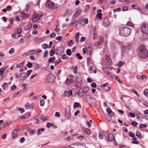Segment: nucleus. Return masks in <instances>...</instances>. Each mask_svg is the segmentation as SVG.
Instances as JSON below:
<instances>
[{"label":"nucleus","mask_w":148,"mask_h":148,"mask_svg":"<svg viewBox=\"0 0 148 148\" xmlns=\"http://www.w3.org/2000/svg\"><path fill=\"white\" fill-rule=\"evenodd\" d=\"M137 52L140 58H145L148 56V51L143 45H141L138 48Z\"/></svg>","instance_id":"obj_1"},{"label":"nucleus","mask_w":148,"mask_h":148,"mask_svg":"<svg viewBox=\"0 0 148 148\" xmlns=\"http://www.w3.org/2000/svg\"><path fill=\"white\" fill-rule=\"evenodd\" d=\"M119 34L122 36L125 37L130 35L129 33V29L127 27H120Z\"/></svg>","instance_id":"obj_2"},{"label":"nucleus","mask_w":148,"mask_h":148,"mask_svg":"<svg viewBox=\"0 0 148 148\" xmlns=\"http://www.w3.org/2000/svg\"><path fill=\"white\" fill-rule=\"evenodd\" d=\"M141 29L142 32L145 34V36L148 38V24H144L141 27Z\"/></svg>","instance_id":"obj_3"},{"label":"nucleus","mask_w":148,"mask_h":148,"mask_svg":"<svg viewBox=\"0 0 148 148\" xmlns=\"http://www.w3.org/2000/svg\"><path fill=\"white\" fill-rule=\"evenodd\" d=\"M46 6L49 9L55 10L57 8L55 4L49 0H48L46 4Z\"/></svg>","instance_id":"obj_4"},{"label":"nucleus","mask_w":148,"mask_h":148,"mask_svg":"<svg viewBox=\"0 0 148 148\" xmlns=\"http://www.w3.org/2000/svg\"><path fill=\"white\" fill-rule=\"evenodd\" d=\"M65 114L67 118H69L71 116V108L69 106H66V107Z\"/></svg>","instance_id":"obj_5"},{"label":"nucleus","mask_w":148,"mask_h":148,"mask_svg":"<svg viewBox=\"0 0 148 148\" xmlns=\"http://www.w3.org/2000/svg\"><path fill=\"white\" fill-rule=\"evenodd\" d=\"M82 80L81 78L79 77H77L76 79V87L79 88L82 86Z\"/></svg>","instance_id":"obj_6"},{"label":"nucleus","mask_w":148,"mask_h":148,"mask_svg":"<svg viewBox=\"0 0 148 148\" xmlns=\"http://www.w3.org/2000/svg\"><path fill=\"white\" fill-rule=\"evenodd\" d=\"M42 16V14H37L34 15L33 17L32 18V20L33 22H36L39 20Z\"/></svg>","instance_id":"obj_7"},{"label":"nucleus","mask_w":148,"mask_h":148,"mask_svg":"<svg viewBox=\"0 0 148 148\" xmlns=\"http://www.w3.org/2000/svg\"><path fill=\"white\" fill-rule=\"evenodd\" d=\"M105 136L107 141H112L115 139L113 135L111 133L109 134H106L105 135Z\"/></svg>","instance_id":"obj_8"},{"label":"nucleus","mask_w":148,"mask_h":148,"mask_svg":"<svg viewBox=\"0 0 148 148\" xmlns=\"http://www.w3.org/2000/svg\"><path fill=\"white\" fill-rule=\"evenodd\" d=\"M47 80L49 83H52L54 81V77L53 74L50 73L47 77Z\"/></svg>","instance_id":"obj_9"},{"label":"nucleus","mask_w":148,"mask_h":148,"mask_svg":"<svg viewBox=\"0 0 148 148\" xmlns=\"http://www.w3.org/2000/svg\"><path fill=\"white\" fill-rule=\"evenodd\" d=\"M64 50L63 47H58L57 49V55L60 56L64 53Z\"/></svg>","instance_id":"obj_10"},{"label":"nucleus","mask_w":148,"mask_h":148,"mask_svg":"<svg viewBox=\"0 0 148 148\" xmlns=\"http://www.w3.org/2000/svg\"><path fill=\"white\" fill-rule=\"evenodd\" d=\"M71 148H80L81 145L79 143H76L71 144L69 146Z\"/></svg>","instance_id":"obj_11"},{"label":"nucleus","mask_w":148,"mask_h":148,"mask_svg":"<svg viewBox=\"0 0 148 148\" xmlns=\"http://www.w3.org/2000/svg\"><path fill=\"white\" fill-rule=\"evenodd\" d=\"M18 132V131L17 130V129H16L12 132V138L13 139L16 138L18 136V135L17 133Z\"/></svg>","instance_id":"obj_12"},{"label":"nucleus","mask_w":148,"mask_h":148,"mask_svg":"<svg viewBox=\"0 0 148 148\" xmlns=\"http://www.w3.org/2000/svg\"><path fill=\"white\" fill-rule=\"evenodd\" d=\"M110 22L109 19L108 18H105L103 20V24L104 26L106 27L110 25Z\"/></svg>","instance_id":"obj_13"},{"label":"nucleus","mask_w":148,"mask_h":148,"mask_svg":"<svg viewBox=\"0 0 148 148\" xmlns=\"http://www.w3.org/2000/svg\"><path fill=\"white\" fill-rule=\"evenodd\" d=\"M83 91V89L82 88H81L77 92L78 95L80 97H82L85 94H84Z\"/></svg>","instance_id":"obj_14"},{"label":"nucleus","mask_w":148,"mask_h":148,"mask_svg":"<svg viewBox=\"0 0 148 148\" xmlns=\"http://www.w3.org/2000/svg\"><path fill=\"white\" fill-rule=\"evenodd\" d=\"M81 12V10L79 9L78 10L73 16V18H76L80 14Z\"/></svg>","instance_id":"obj_15"},{"label":"nucleus","mask_w":148,"mask_h":148,"mask_svg":"<svg viewBox=\"0 0 148 148\" xmlns=\"http://www.w3.org/2000/svg\"><path fill=\"white\" fill-rule=\"evenodd\" d=\"M20 16L21 18H25L29 16V15L27 14H25L24 12H22L21 13Z\"/></svg>","instance_id":"obj_16"},{"label":"nucleus","mask_w":148,"mask_h":148,"mask_svg":"<svg viewBox=\"0 0 148 148\" xmlns=\"http://www.w3.org/2000/svg\"><path fill=\"white\" fill-rule=\"evenodd\" d=\"M27 76V74L26 73H23L20 74V77L21 79H25Z\"/></svg>","instance_id":"obj_17"},{"label":"nucleus","mask_w":148,"mask_h":148,"mask_svg":"<svg viewBox=\"0 0 148 148\" xmlns=\"http://www.w3.org/2000/svg\"><path fill=\"white\" fill-rule=\"evenodd\" d=\"M104 117L108 121H110L111 120V116L109 114H105L104 115Z\"/></svg>","instance_id":"obj_18"},{"label":"nucleus","mask_w":148,"mask_h":148,"mask_svg":"<svg viewBox=\"0 0 148 148\" xmlns=\"http://www.w3.org/2000/svg\"><path fill=\"white\" fill-rule=\"evenodd\" d=\"M32 26V24L30 23L29 24L25 27L24 29L25 30H29L31 29Z\"/></svg>","instance_id":"obj_19"},{"label":"nucleus","mask_w":148,"mask_h":148,"mask_svg":"<svg viewBox=\"0 0 148 148\" xmlns=\"http://www.w3.org/2000/svg\"><path fill=\"white\" fill-rule=\"evenodd\" d=\"M25 64V61H23L21 63H20L17 65V68H22Z\"/></svg>","instance_id":"obj_20"},{"label":"nucleus","mask_w":148,"mask_h":148,"mask_svg":"<svg viewBox=\"0 0 148 148\" xmlns=\"http://www.w3.org/2000/svg\"><path fill=\"white\" fill-rule=\"evenodd\" d=\"M82 130L84 132L88 135H89L90 134V131L88 128L83 127Z\"/></svg>","instance_id":"obj_21"},{"label":"nucleus","mask_w":148,"mask_h":148,"mask_svg":"<svg viewBox=\"0 0 148 148\" xmlns=\"http://www.w3.org/2000/svg\"><path fill=\"white\" fill-rule=\"evenodd\" d=\"M73 82V80L72 79H69L67 78L66 81V83L67 84L70 85Z\"/></svg>","instance_id":"obj_22"},{"label":"nucleus","mask_w":148,"mask_h":148,"mask_svg":"<svg viewBox=\"0 0 148 148\" xmlns=\"http://www.w3.org/2000/svg\"><path fill=\"white\" fill-rule=\"evenodd\" d=\"M133 141L132 142V143L134 144H138L139 143L138 141L136 140L137 138L136 137H133L132 138Z\"/></svg>","instance_id":"obj_23"},{"label":"nucleus","mask_w":148,"mask_h":148,"mask_svg":"<svg viewBox=\"0 0 148 148\" xmlns=\"http://www.w3.org/2000/svg\"><path fill=\"white\" fill-rule=\"evenodd\" d=\"M56 60V58L55 57L53 56L52 57L50 58H49L48 60V62L49 63H53V62L54 61Z\"/></svg>","instance_id":"obj_24"},{"label":"nucleus","mask_w":148,"mask_h":148,"mask_svg":"<svg viewBox=\"0 0 148 148\" xmlns=\"http://www.w3.org/2000/svg\"><path fill=\"white\" fill-rule=\"evenodd\" d=\"M28 131L31 135H34L36 132V131L34 129L32 130L31 129H29Z\"/></svg>","instance_id":"obj_25"},{"label":"nucleus","mask_w":148,"mask_h":148,"mask_svg":"<svg viewBox=\"0 0 148 148\" xmlns=\"http://www.w3.org/2000/svg\"><path fill=\"white\" fill-rule=\"evenodd\" d=\"M79 32H77L76 34V35L75 36V38L76 39V41L78 43L79 42Z\"/></svg>","instance_id":"obj_26"},{"label":"nucleus","mask_w":148,"mask_h":148,"mask_svg":"<svg viewBox=\"0 0 148 148\" xmlns=\"http://www.w3.org/2000/svg\"><path fill=\"white\" fill-rule=\"evenodd\" d=\"M13 20L12 19H11L10 20V24L8 26V28L10 29L12 27V26H13Z\"/></svg>","instance_id":"obj_27"},{"label":"nucleus","mask_w":148,"mask_h":148,"mask_svg":"<svg viewBox=\"0 0 148 148\" xmlns=\"http://www.w3.org/2000/svg\"><path fill=\"white\" fill-rule=\"evenodd\" d=\"M22 28H20L17 29L16 30V32L17 34H18L21 33L22 32Z\"/></svg>","instance_id":"obj_28"},{"label":"nucleus","mask_w":148,"mask_h":148,"mask_svg":"<svg viewBox=\"0 0 148 148\" xmlns=\"http://www.w3.org/2000/svg\"><path fill=\"white\" fill-rule=\"evenodd\" d=\"M45 130L44 128H42L41 129H38L37 131V134L38 135H40L41 134V131L43 132Z\"/></svg>","instance_id":"obj_29"},{"label":"nucleus","mask_w":148,"mask_h":148,"mask_svg":"<svg viewBox=\"0 0 148 148\" xmlns=\"http://www.w3.org/2000/svg\"><path fill=\"white\" fill-rule=\"evenodd\" d=\"M87 52H88L90 55L91 53L92 49L90 47H88L86 49Z\"/></svg>","instance_id":"obj_30"},{"label":"nucleus","mask_w":148,"mask_h":148,"mask_svg":"<svg viewBox=\"0 0 148 148\" xmlns=\"http://www.w3.org/2000/svg\"><path fill=\"white\" fill-rule=\"evenodd\" d=\"M28 51L30 54V55L31 54H34L37 53V51L35 50H30Z\"/></svg>","instance_id":"obj_31"},{"label":"nucleus","mask_w":148,"mask_h":148,"mask_svg":"<svg viewBox=\"0 0 148 148\" xmlns=\"http://www.w3.org/2000/svg\"><path fill=\"white\" fill-rule=\"evenodd\" d=\"M103 72L108 76H109L110 74V73L108 71L107 69L106 68L104 69Z\"/></svg>","instance_id":"obj_32"},{"label":"nucleus","mask_w":148,"mask_h":148,"mask_svg":"<svg viewBox=\"0 0 148 148\" xmlns=\"http://www.w3.org/2000/svg\"><path fill=\"white\" fill-rule=\"evenodd\" d=\"M84 94L85 95L86 92L89 90V88L87 87H85L83 89Z\"/></svg>","instance_id":"obj_33"},{"label":"nucleus","mask_w":148,"mask_h":148,"mask_svg":"<svg viewBox=\"0 0 148 148\" xmlns=\"http://www.w3.org/2000/svg\"><path fill=\"white\" fill-rule=\"evenodd\" d=\"M72 94V90H70L69 91H67V94L66 96L68 98H69L70 96Z\"/></svg>","instance_id":"obj_34"},{"label":"nucleus","mask_w":148,"mask_h":148,"mask_svg":"<svg viewBox=\"0 0 148 148\" xmlns=\"http://www.w3.org/2000/svg\"><path fill=\"white\" fill-rule=\"evenodd\" d=\"M71 10H66V13L65 14L66 16H69V15H71Z\"/></svg>","instance_id":"obj_35"},{"label":"nucleus","mask_w":148,"mask_h":148,"mask_svg":"<svg viewBox=\"0 0 148 148\" xmlns=\"http://www.w3.org/2000/svg\"><path fill=\"white\" fill-rule=\"evenodd\" d=\"M76 56L78 58V59L79 60H81L82 58V56L80 55L79 53H76L75 54Z\"/></svg>","instance_id":"obj_36"},{"label":"nucleus","mask_w":148,"mask_h":148,"mask_svg":"<svg viewBox=\"0 0 148 148\" xmlns=\"http://www.w3.org/2000/svg\"><path fill=\"white\" fill-rule=\"evenodd\" d=\"M141 134L140 132L137 131L136 134V136L138 137L139 138H142V137L140 135Z\"/></svg>","instance_id":"obj_37"},{"label":"nucleus","mask_w":148,"mask_h":148,"mask_svg":"<svg viewBox=\"0 0 148 148\" xmlns=\"http://www.w3.org/2000/svg\"><path fill=\"white\" fill-rule=\"evenodd\" d=\"M66 53L67 55L71 56V51L70 49H68L66 50Z\"/></svg>","instance_id":"obj_38"},{"label":"nucleus","mask_w":148,"mask_h":148,"mask_svg":"<svg viewBox=\"0 0 148 148\" xmlns=\"http://www.w3.org/2000/svg\"><path fill=\"white\" fill-rule=\"evenodd\" d=\"M103 37L102 36H99V42L100 43L99 44V45H101L102 43L103 42Z\"/></svg>","instance_id":"obj_39"},{"label":"nucleus","mask_w":148,"mask_h":148,"mask_svg":"<svg viewBox=\"0 0 148 148\" xmlns=\"http://www.w3.org/2000/svg\"><path fill=\"white\" fill-rule=\"evenodd\" d=\"M102 14L101 13H98L96 14V16L97 18H99L100 19H102Z\"/></svg>","instance_id":"obj_40"},{"label":"nucleus","mask_w":148,"mask_h":148,"mask_svg":"<svg viewBox=\"0 0 148 148\" xmlns=\"http://www.w3.org/2000/svg\"><path fill=\"white\" fill-rule=\"evenodd\" d=\"M90 8V6L89 5H86L85 7V12H87L89 10V8Z\"/></svg>","instance_id":"obj_41"},{"label":"nucleus","mask_w":148,"mask_h":148,"mask_svg":"<svg viewBox=\"0 0 148 148\" xmlns=\"http://www.w3.org/2000/svg\"><path fill=\"white\" fill-rule=\"evenodd\" d=\"M125 63L123 62L120 61L117 64V65L119 67H121Z\"/></svg>","instance_id":"obj_42"},{"label":"nucleus","mask_w":148,"mask_h":148,"mask_svg":"<svg viewBox=\"0 0 148 148\" xmlns=\"http://www.w3.org/2000/svg\"><path fill=\"white\" fill-rule=\"evenodd\" d=\"M46 125L49 128L50 127L53 126L54 124L52 123H47Z\"/></svg>","instance_id":"obj_43"},{"label":"nucleus","mask_w":148,"mask_h":148,"mask_svg":"<svg viewBox=\"0 0 148 148\" xmlns=\"http://www.w3.org/2000/svg\"><path fill=\"white\" fill-rule=\"evenodd\" d=\"M144 94L146 97L148 96V89H145L144 90Z\"/></svg>","instance_id":"obj_44"},{"label":"nucleus","mask_w":148,"mask_h":148,"mask_svg":"<svg viewBox=\"0 0 148 148\" xmlns=\"http://www.w3.org/2000/svg\"><path fill=\"white\" fill-rule=\"evenodd\" d=\"M55 54V51L54 50L51 49L49 53V54L50 56H53Z\"/></svg>","instance_id":"obj_45"},{"label":"nucleus","mask_w":148,"mask_h":148,"mask_svg":"<svg viewBox=\"0 0 148 148\" xmlns=\"http://www.w3.org/2000/svg\"><path fill=\"white\" fill-rule=\"evenodd\" d=\"M40 67V65L38 64H36L34 66V69L35 70H37Z\"/></svg>","instance_id":"obj_46"},{"label":"nucleus","mask_w":148,"mask_h":148,"mask_svg":"<svg viewBox=\"0 0 148 148\" xmlns=\"http://www.w3.org/2000/svg\"><path fill=\"white\" fill-rule=\"evenodd\" d=\"M40 119L42 121H45L47 119V118L45 116H41L40 117Z\"/></svg>","instance_id":"obj_47"},{"label":"nucleus","mask_w":148,"mask_h":148,"mask_svg":"<svg viewBox=\"0 0 148 148\" xmlns=\"http://www.w3.org/2000/svg\"><path fill=\"white\" fill-rule=\"evenodd\" d=\"M45 104V101L43 99H41L40 102V106H43Z\"/></svg>","instance_id":"obj_48"},{"label":"nucleus","mask_w":148,"mask_h":148,"mask_svg":"<svg viewBox=\"0 0 148 148\" xmlns=\"http://www.w3.org/2000/svg\"><path fill=\"white\" fill-rule=\"evenodd\" d=\"M147 127V125L146 124H141L139 126V127L140 128H143L144 127Z\"/></svg>","instance_id":"obj_49"},{"label":"nucleus","mask_w":148,"mask_h":148,"mask_svg":"<svg viewBox=\"0 0 148 148\" xmlns=\"http://www.w3.org/2000/svg\"><path fill=\"white\" fill-rule=\"evenodd\" d=\"M42 47L44 49H46L47 48H49V46L46 44H43L42 45Z\"/></svg>","instance_id":"obj_50"},{"label":"nucleus","mask_w":148,"mask_h":148,"mask_svg":"<svg viewBox=\"0 0 148 148\" xmlns=\"http://www.w3.org/2000/svg\"><path fill=\"white\" fill-rule=\"evenodd\" d=\"M61 58L62 59H68V56L65 54L62 55L61 57Z\"/></svg>","instance_id":"obj_51"},{"label":"nucleus","mask_w":148,"mask_h":148,"mask_svg":"<svg viewBox=\"0 0 148 148\" xmlns=\"http://www.w3.org/2000/svg\"><path fill=\"white\" fill-rule=\"evenodd\" d=\"M62 38V36H59L55 38V39L58 41H60Z\"/></svg>","instance_id":"obj_52"},{"label":"nucleus","mask_w":148,"mask_h":148,"mask_svg":"<svg viewBox=\"0 0 148 148\" xmlns=\"http://www.w3.org/2000/svg\"><path fill=\"white\" fill-rule=\"evenodd\" d=\"M29 55H30V54L29 51L25 53L22 55V56L23 57H25Z\"/></svg>","instance_id":"obj_53"},{"label":"nucleus","mask_w":148,"mask_h":148,"mask_svg":"<svg viewBox=\"0 0 148 148\" xmlns=\"http://www.w3.org/2000/svg\"><path fill=\"white\" fill-rule=\"evenodd\" d=\"M34 121L36 123H37L39 121V117L38 116H36L34 119Z\"/></svg>","instance_id":"obj_54"},{"label":"nucleus","mask_w":148,"mask_h":148,"mask_svg":"<svg viewBox=\"0 0 148 148\" xmlns=\"http://www.w3.org/2000/svg\"><path fill=\"white\" fill-rule=\"evenodd\" d=\"M73 44V41L72 40H70V41L68 43V46H71Z\"/></svg>","instance_id":"obj_55"},{"label":"nucleus","mask_w":148,"mask_h":148,"mask_svg":"<svg viewBox=\"0 0 148 148\" xmlns=\"http://www.w3.org/2000/svg\"><path fill=\"white\" fill-rule=\"evenodd\" d=\"M14 51V49L13 48H12L9 51L8 53L10 54H12V53H13Z\"/></svg>","instance_id":"obj_56"},{"label":"nucleus","mask_w":148,"mask_h":148,"mask_svg":"<svg viewBox=\"0 0 148 148\" xmlns=\"http://www.w3.org/2000/svg\"><path fill=\"white\" fill-rule=\"evenodd\" d=\"M79 106V103H78L76 102L74 104V107L75 108L78 107Z\"/></svg>","instance_id":"obj_57"},{"label":"nucleus","mask_w":148,"mask_h":148,"mask_svg":"<svg viewBox=\"0 0 148 148\" xmlns=\"http://www.w3.org/2000/svg\"><path fill=\"white\" fill-rule=\"evenodd\" d=\"M6 69L4 68H2L0 70V74H2L4 72Z\"/></svg>","instance_id":"obj_58"},{"label":"nucleus","mask_w":148,"mask_h":148,"mask_svg":"<svg viewBox=\"0 0 148 148\" xmlns=\"http://www.w3.org/2000/svg\"><path fill=\"white\" fill-rule=\"evenodd\" d=\"M27 66L29 68H30L32 67V64L31 63L28 62L27 64Z\"/></svg>","instance_id":"obj_59"},{"label":"nucleus","mask_w":148,"mask_h":148,"mask_svg":"<svg viewBox=\"0 0 148 148\" xmlns=\"http://www.w3.org/2000/svg\"><path fill=\"white\" fill-rule=\"evenodd\" d=\"M56 36V34L54 33H52L50 34V36L51 38H53Z\"/></svg>","instance_id":"obj_60"},{"label":"nucleus","mask_w":148,"mask_h":148,"mask_svg":"<svg viewBox=\"0 0 148 148\" xmlns=\"http://www.w3.org/2000/svg\"><path fill=\"white\" fill-rule=\"evenodd\" d=\"M132 8H134L136 9H137V10L139 9L138 7L136 5H132Z\"/></svg>","instance_id":"obj_61"},{"label":"nucleus","mask_w":148,"mask_h":148,"mask_svg":"<svg viewBox=\"0 0 148 148\" xmlns=\"http://www.w3.org/2000/svg\"><path fill=\"white\" fill-rule=\"evenodd\" d=\"M104 89L106 91H109L110 90V88L109 86H107L104 88Z\"/></svg>","instance_id":"obj_62"},{"label":"nucleus","mask_w":148,"mask_h":148,"mask_svg":"<svg viewBox=\"0 0 148 148\" xmlns=\"http://www.w3.org/2000/svg\"><path fill=\"white\" fill-rule=\"evenodd\" d=\"M48 53V51L47 50H45V51L44 54L43 56L44 57H46L47 56Z\"/></svg>","instance_id":"obj_63"},{"label":"nucleus","mask_w":148,"mask_h":148,"mask_svg":"<svg viewBox=\"0 0 148 148\" xmlns=\"http://www.w3.org/2000/svg\"><path fill=\"white\" fill-rule=\"evenodd\" d=\"M32 70L31 69L29 70V71H28L27 72V77H28L29 75L31 74V73L32 72Z\"/></svg>","instance_id":"obj_64"}]
</instances>
